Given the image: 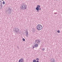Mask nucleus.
I'll return each mask as SVG.
<instances>
[{
	"label": "nucleus",
	"mask_w": 62,
	"mask_h": 62,
	"mask_svg": "<svg viewBox=\"0 0 62 62\" xmlns=\"http://www.w3.org/2000/svg\"><path fill=\"white\" fill-rule=\"evenodd\" d=\"M20 29L18 28V27H15V28L13 29V31L15 34H18L19 33H20L19 31Z\"/></svg>",
	"instance_id": "1"
},
{
	"label": "nucleus",
	"mask_w": 62,
	"mask_h": 62,
	"mask_svg": "<svg viewBox=\"0 0 62 62\" xmlns=\"http://www.w3.org/2000/svg\"><path fill=\"white\" fill-rule=\"evenodd\" d=\"M37 28L38 30H40L42 29V26L40 24H38L37 27Z\"/></svg>",
	"instance_id": "2"
},
{
	"label": "nucleus",
	"mask_w": 62,
	"mask_h": 62,
	"mask_svg": "<svg viewBox=\"0 0 62 62\" xmlns=\"http://www.w3.org/2000/svg\"><path fill=\"white\" fill-rule=\"evenodd\" d=\"M40 6L39 5H38L37 7L36 8V9L37 10V12H39V10H41V8H40Z\"/></svg>",
	"instance_id": "3"
},
{
	"label": "nucleus",
	"mask_w": 62,
	"mask_h": 62,
	"mask_svg": "<svg viewBox=\"0 0 62 62\" xmlns=\"http://www.w3.org/2000/svg\"><path fill=\"white\" fill-rule=\"evenodd\" d=\"M11 9L9 7L7 10V12H8V13H10H10H11Z\"/></svg>",
	"instance_id": "4"
},
{
	"label": "nucleus",
	"mask_w": 62,
	"mask_h": 62,
	"mask_svg": "<svg viewBox=\"0 0 62 62\" xmlns=\"http://www.w3.org/2000/svg\"><path fill=\"white\" fill-rule=\"evenodd\" d=\"M40 40H35V43H37V44H39V43H40Z\"/></svg>",
	"instance_id": "5"
},
{
	"label": "nucleus",
	"mask_w": 62,
	"mask_h": 62,
	"mask_svg": "<svg viewBox=\"0 0 62 62\" xmlns=\"http://www.w3.org/2000/svg\"><path fill=\"white\" fill-rule=\"evenodd\" d=\"M18 62H24V60L22 58L20 59L19 60Z\"/></svg>",
	"instance_id": "6"
},
{
	"label": "nucleus",
	"mask_w": 62,
	"mask_h": 62,
	"mask_svg": "<svg viewBox=\"0 0 62 62\" xmlns=\"http://www.w3.org/2000/svg\"><path fill=\"white\" fill-rule=\"evenodd\" d=\"M20 10H24V9L23 6V5L21 6L20 7Z\"/></svg>",
	"instance_id": "7"
},
{
	"label": "nucleus",
	"mask_w": 62,
	"mask_h": 62,
	"mask_svg": "<svg viewBox=\"0 0 62 62\" xmlns=\"http://www.w3.org/2000/svg\"><path fill=\"white\" fill-rule=\"evenodd\" d=\"M50 61L51 62H55V60H54V59L53 58H52L50 60Z\"/></svg>",
	"instance_id": "8"
},
{
	"label": "nucleus",
	"mask_w": 62,
	"mask_h": 62,
	"mask_svg": "<svg viewBox=\"0 0 62 62\" xmlns=\"http://www.w3.org/2000/svg\"><path fill=\"white\" fill-rule=\"evenodd\" d=\"M25 33L26 34V36L27 37H28V32L27 31H26Z\"/></svg>",
	"instance_id": "9"
},
{
	"label": "nucleus",
	"mask_w": 62,
	"mask_h": 62,
	"mask_svg": "<svg viewBox=\"0 0 62 62\" xmlns=\"http://www.w3.org/2000/svg\"><path fill=\"white\" fill-rule=\"evenodd\" d=\"M36 44H35L34 45V47L35 48H36L37 47H38V44H37L36 43H35Z\"/></svg>",
	"instance_id": "10"
},
{
	"label": "nucleus",
	"mask_w": 62,
	"mask_h": 62,
	"mask_svg": "<svg viewBox=\"0 0 62 62\" xmlns=\"http://www.w3.org/2000/svg\"><path fill=\"white\" fill-rule=\"evenodd\" d=\"M24 9H26V8H27V5H24Z\"/></svg>",
	"instance_id": "11"
},
{
	"label": "nucleus",
	"mask_w": 62,
	"mask_h": 62,
	"mask_svg": "<svg viewBox=\"0 0 62 62\" xmlns=\"http://www.w3.org/2000/svg\"><path fill=\"white\" fill-rule=\"evenodd\" d=\"M32 31L33 32H35V29L34 28L33 29Z\"/></svg>",
	"instance_id": "12"
},
{
	"label": "nucleus",
	"mask_w": 62,
	"mask_h": 62,
	"mask_svg": "<svg viewBox=\"0 0 62 62\" xmlns=\"http://www.w3.org/2000/svg\"><path fill=\"white\" fill-rule=\"evenodd\" d=\"M2 4L3 5H5V2L4 1H3L2 2Z\"/></svg>",
	"instance_id": "13"
},
{
	"label": "nucleus",
	"mask_w": 62,
	"mask_h": 62,
	"mask_svg": "<svg viewBox=\"0 0 62 62\" xmlns=\"http://www.w3.org/2000/svg\"><path fill=\"white\" fill-rule=\"evenodd\" d=\"M36 59V60H37V61H39V58H37Z\"/></svg>",
	"instance_id": "14"
},
{
	"label": "nucleus",
	"mask_w": 62,
	"mask_h": 62,
	"mask_svg": "<svg viewBox=\"0 0 62 62\" xmlns=\"http://www.w3.org/2000/svg\"><path fill=\"white\" fill-rule=\"evenodd\" d=\"M22 40L23 41H25V39L24 38H23L22 39Z\"/></svg>",
	"instance_id": "15"
},
{
	"label": "nucleus",
	"mask_w": 62,
	"mask_h": 62,
	"mask_svg": "<svg viewBox=\"0 0 62 62\" xmlns=\"http://www.w3.org/2000/svg\"><path fill=\"white\" fill-rule=\"evenodd\" d=\"M36 60H33V62H36Z\"/></svg>",
	"instance_id": "16"
},
{
	"label": "nucleus",
	"mask_w": 62,
	"mask_h": 62,
	"mask_svg": "<svg viewBox=\"0 0 62 62\" xmlns=\"http://www.w3.org/2000/svg\"><path fill=\"white\" fill-rule=\"evenodd\" d=\"M24 4H25V3H24L22 4V5L23 6H24Z\"/></svg>",
	"instance_id": "17"
},
{
	"label": "nucleus",
	"mask_w": 62,
	"mask_h": 62,
	"mask_svg": "<svg viewBox=\"0 0 62 62\" xmlns=\"http://www.w3.org/2000/svg\"><path fill=\"white\" fill-rule=\"evenodd\" d=\"M57 33H60V31L59 30H58L57 31Z\"/></svg>",
	"instance_id": "18"
},
{
	"label": "nucleus",
	"mask_w": 62,
	"mask_h": 62,
	"mask_svg": "<svg viewBox=\"0 0 62 62\" xmlns=\"http://www.w3.org/2000/svg\"><path fill=\"white\" fill-rule=\"evenodd\" d=\"M17 48V49H19V46H16Z\"/></svg>",
	"instance_id": "19"
},
{
	"label": "nucleus",
	"mask_w": 62,
	"mask_h": 62,
	"mask_svg": "<svg viewBox=\"0 0 62 62\" xmlns=\"http://www.w3.org/2000/svg\"><path fill=\"white\" fill-rule=\"evenodd\" d=\"M42 50L43 51H44V50H45V48H43V49H42Z\"/></svg>",
	"instance_id": "20"
},
{
	"label": "nucleus",
	"mask_w": 62,
	"mask_h": 62,
	"mask_svg": "<svg viewBox=\"0 0 62 62\" xmlns=\"http://www.w3.org/2000/svg\"><path fill=\"white\" fill-rule=\"evenodd\" d=\"M0 6H1V7L2 8V7H3V5L1 4V5H0Z\"/></svg>",
	"instance_id": "21"
},
{
	"label": "nucleus",
	"mask_w": 62,
	"mask_h": 62,
	"mask_svg": "<svg viewBox=\"0 0 62 62\" xmlns=\"http://www.w3.org/2000/svg\"><path fill=\"white\" fill-rule=\"evenodd\" d=\"M1 2V4H2V2L1 1H0V3Z\"/></svg>",
	"instance_id": "22"
},
{
	"label": "nucleus",
	"mask_w": 62,
	"mask_h": 62,
	"mask_svg": "<svg viewBox=\"0 0 62 62\" xmlns=\"http://www.w3.org/2000/svg\"><path fill=\"white\" fill-rule=\"evenodd\" d=\"M54 14H57V12L54 13Z\"/></svg>",
	"instance_id": "23"
},
{
	"label": "nucleus",
	"mask_w": 62,
	"mask_h": 62,
	"mask_svg": "<svg viewBox=\"0 0 62 62\" xmlns=\"http://www.w3.org/2000/svg\"><path fill=\"white\" fill-rule=\"evenodd\" d=\"M1 5H2V4H1V3H0V7L1 6Z\"/></svg>",
	"instance_id": "24"
},
{
	"label": "nucleus",
	"mask_w": 62,
	"mask_h": 62,
	"mask_svg": "<svg viewBox=\"0 0 62 62\" xmlns=\"http://www.w3.org/2000/svg\"><path fill=\"white\" fill-rule=\"evenodd\" d=\"M33 49H34L35 48V47H34V46H33Z\"/></svg>",
	"instance_id": "25"
},
{
	"label": "nucleus",
	"mask_w": 62,
	"mask_h": 62,
	"mask_svg": "<svg viewBox=\"0 0 62 62\" xmlns=\"http://www.w3.org/2000/svg\"><path fill=\"white\" fill-rule=\"evenodd\" d=\"M36 62H39V61H37Z\"/></svg>",
	"instance_id": "26"
},
{
	"label": "nucleus",
	"mask_w": 62,
	"mask_h": 62,
	"mask_svg": "<svg viewBox=\"0 0 62 62\" xmlns=\"http://www.w3.org/2000/svg\"><path fill=\"white\" fill-rule=\"evenodd\" d=\"M2 8V7H0V9H1Z\"/></svg>",
	"instance_id": "27"
},
{
	"label": "nucleus",
	"mask_w": 62,
	"mask_h": 62,
	"mask_svg": "<svg viewBox=\"0 0 62 62\" xmlns=\"http://www.w3.org/2000/svg\"><path fill=\"white\" fill-rule=\"evenodd\" d=\"M2 0V1H4V0Z\"/></svg>",
	"instance_id": "28"
}]
</instances>
